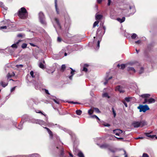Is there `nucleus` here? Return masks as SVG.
I'll list each match as a JSON object with an SVG mask.
<instances>
[{"mask_svg": "<svg viewBox=\"0 0 157 157\" xmlns=\"http://www.w3.org/2000/svg\"><path fill=\"white\" fill-rule=\"evenodd\" d=\"M18 15L22 19H25L28 17V13L26 9L24 7H22L18 11Z\"/></svg>", "mask_w": 157, "mask_h": 157, "instance_id": "nucleus-1", "label": "nucleus"}, {"mask_svg": "<svg viewBox=\"0 0 157 157\" xmlns=\"http://www.w3.org/2000/svg\"><path fill=\"white\" fill-rule=\"evenodd\" d=\"M146 124V122L143 121H135L132 123V125L135 128H138L139 127H142Z\"/></svg>", "mask_w": 157, "mask_h": 157, "instance_id": "nucleus-2", "label": "nucleus"}, {"mask_svg": "<svg viewBox=\"0 0 157 157\" xmlns=\"http://www.w3.org/2000/svg\"><path fill=\"white\" fill-rule=\"evenodd\" d=\"M39 18L41 24L44 25H46V23L45 20V17L43 13L41 12L39 13Z\"/></svg>", "mask_w": 157, "mask_h": 157, "instance_id": "nucleus-3", "label": "nucleus"}, {"mask_svg": "<svg viewBox=\"0 0 157 157\" xmlns=\"http://www.w3.org/2000/svg\"><path fill=\"white\" fill-rule=\"evenodd\" d=\"M138 109H140V112H145L147 110L149 109V108L148 106L147 105H140L137 107Z\"/></svg>", "mask_w": 157, "mask_h": 157, "instance_id": "nucleus-4", "label": "nucleus"}, {"mask_svg": "<svg viewBox=\"0 0 157 157\" xmlns=\"http://www.w3.org/2000/svg\"><path fill=\"white\" fill-rule=\"evenodd\" d=\"M51 19L52 23L53 24L55 28L56 27L54 25L55 23L56 24L58 27L59 29H61V27L60 23H59V20L57 18L55 17L54 18H51Z\"/></svg>", "mask_w": 157, "mask_h": 157, "instance_id": "nucleus-5", "label": "nucleus"}, {"mask_svg": "<svg viewBox=\"0 0 157 157\" xmlns=\"http://www.w3.org/2000/svg\"><path fill=\"white\" fill-rule=\"evenodd\" d=\"M103 29H104V31H102L101 29L100 28L98 29L97 31V35H99L101 36H102L104 34L105 31V26H103Z\"/></svg>", "mask_w": 157, "mask_h": 157, "instance_id": "nucleus-6", "label": "nucleus"}, {"mask_svg": "<svg viewBox=\"0 0 157 157\" xmlns=\"http://www.w3.org/2000/svg\"><path fill=\"white\" fill-rule=\"evenodd\" d=\"M94 40L93 41V45L94 47L96 46L95 48V49L96 50H98L99 49L100 46V41L99 40H98V41L95 40L94 39L95 38V37L94 36Z\"/></svg>", "mask_w": 157, "mask_h": 157, "instance_id": "nucleus-7", "label": "nucleus"}, {"mask_svg": "<svg viewBox=\"0 0 157 157\" xmlns=\"http://www.w3.org/2000/svg\"><path fill=\"white\" fill-rule=\"evenodd\" d=\"M46 118V124L49 127H53L54 126L56 125L57 127H59V128H60L61 129H63V128L62 127H61L59 125H58L57 124H53L51 123H48L47 122V120H48V118L47 117Z\"/></svg>", "mask_w": 157, "mask_h": 157, "instance_id": "nucleus-8", "label": "nucleus"}, {"mask_svg": "<svg viewBox=\"0 0 157 157\" xmlns=\"http://www.w3.org/2000/svg\"><path fill=\"white\" fill-rule=\"evenodd\" d=\"M44 60L43 59L40 61L39 64V67L42 69H44L45 67L44 65V64L45 63Z\"/></svg>", "mask_w": 157, "mask_h": 157, "instance_id": "nucleus-9", "label": "nucleus"}, {"mask_svg": "<svg viewBox=\"0 0 157 157\" xmlns=\"http://www.w3.org/2000/svg\"><path fill=\"white\" fill-rule=\"evenodd\" d=\"M113 133L116 136H119L122 132V131L119 129H117L113 130Z\"/></svg>", "mask_w": 157, "mask_h": 157, "instance_id": "nucleus-10", "label": "nucleus"}, {"mask_svg": "<svg viewBox=\"0 0 157 157\" xmlns=\"http://www.w3.org/2000/svg\"><path fill=\"white\" fill-rule=\"evenodd\" d=\"M36 124H38L40 125H45L46 122H45L43 121L40 120H35Z\"/></svg>", "mask_w": 157, "mask_h": 157, "instance_id": "nucleus-11", "label": "nucleus"}, {"mask_svg": "<svg viewBox=\"0 0 157 157\" xmlns=\"http://www.w3.org/2000/svg\"><path fill=\"white\" fill-rule=\"evenodd\" d=\"M115 90L119 91L120 93H123L124 92V91L123 90L122 87L120 86H117Z\"/></svg>", "mask_w": 157, "mask_h": 157, "instance_id": "nucleus-12", "label": "nucleus"}, {"mask_svg": "<svg viewBox=\"0 0 157 157\" xmlns=\"http://www.w3.org/2000/svg\"><path fill=\"white\" fill-rule=\"evenodd\" d=\"M44 128L46 129L47 131L48 132V134L49 135L50 138L52 139H53V134L52 132L48 128L46 127H44Z\"/></svg>", "mask_w": 157, "mask_h": 157, "instance_id": "nucleus-13", "label": "nucleus"}, {"mask_svg": "<svg viewBox=\"0 0 157 157\" xmlns=\"http://www.w3.org/2000/svg\"><path fill=\"white\" fill-rule=\"evenodd\" d=\"M99 147L101 148H108L109 145L106 144H104L99 145Z\"/></svg>", "mask_w": 157, "mask_h": 157, "instance_id": "nucleus-14", "label": "nucleus"}, {"mask_svg": "<svg viewBox=\"0 0 157 157\" xmlns=\"http://www.w3.org/2000/svg\"><path fill=\"white\" fill-rule=\"evenodd\" d=\"M51 98L56 103L59 104L60 101L58 99H57L55 97L52 96Z\"/></svg>", "mask_w": 157, "mask_h": 157, "instance_id": "nucleus-15", "label": "nucleus"}, {"mask_svg": "<svg viewBox=\"0 0 157 157\" xmlns=\"http://www.w3.org/2000/svg\"><path fill=\"white\" fill-rule=\"evenodd\" d=\"M148 104H151L155 103V100L152 98L147 99Z\"/></svg>", "mask_w": 157, "mask_h": 157, "instance_id": "nucleus-16", "label": "nucleus"}, {"mask_svg": "<svg viewBox=\"0 0 157 157\" xmlns=\"http://www.w3.org/2000/svg\"><path fill=\"white\" fill-rule=\"evenodd\" d=\"M20 41H21V40H19L18 41H17L16 43L12 44L11 45V47L13 48H17V45L19 44V42H20Z\"/></svg>", "mask_w": 157, "mask_h": 157, "instance_id": "nucleus-17", "label": "nucleus"}, {"mask_svg": "<svg viewBox=\"0 0 157 157\" xmlns=\"http://www.w3.org/2000/svg\"><path fill=\"white\" fill-rule=\"evenodd\" d=\"M117 19L120 23H122L125 20V17H123L122 18H117Z\"/></svg>", "mask_w": 157, "mask_h": 157, "instance_id": "nucleus-18", "label": "nucleus"}, {"mask_svg": "<svg viewBox=\"0 0 157 157\" xmlns=\"http://www.w3.org/2000/svg\"><path fill=\"white\" fill-rule=\"evenodd\" d=\"M150 96V95L149 94H142L141 95L143 98H149Z\"/></svg>", "mask_w": 157, "mask_h": 157, "instance_id": "nucleus-19", "label": "nucleus"}, {"mask_svg": "<svg viewBox=\"0 0 157 157\" xmlns=\"http://www.w3.org/2000/svg\"><path fill=\"white\" fill-rule=\"evenodd\" d=\"M127 70L128 71H132L134 73L136 72V70L134 68L131 67H128L127 68Z\"/></svg>", "mask_w": 157, "mask_h": 157, "instance_id": "nucleus-20", "label": "nucleus"}, {"mask_svg": "<svg viewBox=\"0 0 157 157\" xmlns=\"http://www.w3.org/2000/svg\"><path fill=\"white\" fill-rule=\"evenodd\" d=\"M129 9L130 10V12H131V10H132V13L133 14L135 12V9L134 6H130Z\"/></svg>", "mask_w": 157, "mask_h": 157, "instance_id": "nucleus-21", "label": "nucleus"}, {"mask_svg": "<svg viewBox=\"0 0 157 157\" xmlns=\"http://www.w3.org/2000/svg\"><path fill=\"white\" fill-rule=\"evenodd\" d=\"M8 83L7 82H1V85L3 87H5L7 85Z\"/></svg>", "mask_w": 157, "mask_h": 157, "instance_id": "nucleus-22", "label": "nucleus"}, {"mask_svg": "<svg viewBox=\"0 0 157 157\" xmlns=\"http://www.w3.org/2000/svg\"><path fill=\"white\" fill-rule=\"evenodd\" d=\"M102 17V16L101 15H96L95 16V18L96 20H100Z\"/></svg>", "mask_w": 157, "mask_h": 157, "instance_id": "nucleus-23", "label": "nucleus"}, {"mask_svg": "<svg viewBox=\"0 0 157 157\" xmlns=\"http://www.w3.org/2000/svg\"><path fill=\"white\" fill-rule=\"evenodd\" d=\"M57 0H55V6L56 10L57 12V13L58 14L59 13V11L58 10V9L57 7Z\"/></svg>", "mask_w": 157, "mask_h": 157, "instance_id": "nucleus-24", "label": "nucleus"}, {"mask_svg": "<svg viewBox=\"0 0 157 157\" xmlns=\"http://www.w3.org/2000/svg\"><path fill=\"white\" fill-rule=\"evenodd\" d=\"M78 156L79 157H84L83 153L81 151H80L78 152Z\"/></svg>", "mask_w": 157, "mask_h": 157, "instance_id": "nucleus-25", "label": "nucleus"}, {"mask_svg": "<svg viewBox=\"0 0 157 157\" xmlns=\"http://www.w3.org/2000/svg\"><path fill=\"white\" fill-rule=\"evenodd\" d=\"M0 6L4 8V9L6 10H7L8 9V8L7 7H5V6H4L3 3L1 2H0Z\"/></svg>", "mask_w": 157, "mask_h": 157, "instance_id": "nucleus-26", "label": "nucleus"}, {"mask_svg": "<svg viewBox=\"0 0 157 157\" xmlns=\"http://www.w3.org/2000/svg\"><path fill=\"white\" fill-rule=\"evenodd\" d=\"M102 124L105 127H109L110 126V124L105 122H103Z\"/></svg>", "mask_w": 157, "mask_h": 157, "instance_id": "nucleus-27", "label": "nucleus"}, {"mask_svg": "<svg viewBox=\"0 0 157 157\" xmlns=\"http://www.w3.org/2000/svg\"><path fill=\"white\" fill-rule=\"evenodd\" d=\"M66 68V66L65 64H63L61 66V71L63 72L64 71Z\"/></svg>", "mask_w": 157, "mask_h": 157, "instance_id": "nucleus-28", "label": "nucleus"}, {"mask_svg": "<svg viewBox=\"0 0 157 157\" xmlns=\"http://www.w3.org/2000/svg\"><path fill=\"white\" fill-rule=\"evenodd\" d=\"M102 96L103 97H106L107 98H110V96H109L108 95V93H104L102 94Z\"/></svg>", "mask_w": 157, "mask_h": 157, "instance_id": "nucleus-29", "label": "nucleus"}, {"mask_svg": "<svg viewBox=\"0 0 157 157\" xmlns=\"http://www.w3.org/2000/svg\"><path fill=\"white\" fill-rule=\"evenodd\" d=\"M144 71V68L143 67H141L140 68V70L139 71V74H141L143 73Z\"/></svg>", "mask_w": 157, "mask_h": 157, "instance_id": "nucleus-30", "label": "nucleus"}, {"mask_svg": "<svg viewBox=\"0 0 157 157\" xmlns=\"http://www.w3.org/2000/svg\"><path fill=\"white\" fill-rule=\"evenodd\" d=\"M76 114L78 115H80L82 113V111L80 110H77L76 111Z\"/></svg>", "mask_w": 157, "mask_h": 157, "instance_id": "nucleus-31", "label": "nucleus"}, {"mask_svg": "<svg viewBox=\"0 0 157 157\" xmlns=\"http://www.w3.org/2000/svg\"><path fill=\"white\" fill-rule=\"evenodd\" d=\"M27 44L24 43L22 44L21 47L23 49H24L27 47Z\"/></svg>", "mask_w": 157, "mask_h": 157, "instance_id": "nucleus-32", "label": "nucleus"}, {"mask_svg": "<svg viewBox=\"0 0 157 157\" xmlns=\"http://www.w3.org/2000/svg\"><path fill=\"white\" fill-rule=\"evenodd\" d=\"M146 136L148 137H150L151 138H153L155 136V135H148V133H146Z\"/></svg>", "mask_w": 157, "mask_h": 157, "instance_id": "nucleus-33", "label": "nucleus"}, {"mask_svg": "<svg viewBox=\"0 0 157 157\" xmlns=\"http://www.w3.org/2000/svg\"><path fill=\"white\" fill-rule=\"evenodd\" d=\"M70 69H71V75H73L74 74V72H75V71L72 68L70 67Z\"/></svg>", "mask_w": 157, "mask_h": 157, "instance_id": "nucleus-34", "label": "nucleus"}, {"mask_svg": "<svg viewBox=\"0 0 157 157\" xmlns=\"http://www.w3.org/2000/svg\"><path fill=\"white\" fill-rule=\"evenodd\" d=\"M112 78V76H111L110 77H109L108 79H107V78H106L105 79V80H106L105 82L104 83V84L105 85L108 83V80H109L111 79V78Z\"/></svg>", "mask_w": 157, "mask_h": 157, "instance_id": "nucleus-35", "label": "nucleus"}, {"mask_svg": "<svg viewBox=\"0 0 157 157\" xmlns=\"http://www.w3.org/2000/svg\"><path fill=\"white\" fill-rule=\"evenodd\" d=\"M137 36V35L136 33H133L131 36L132 39H134Z\"/></svg>", "mask_w": 157, "mask_h": 157, "instance_id": "nucleus-36", "label": "nucleus"}, {"mask_svg": "<svg viewBox=\"0 0 157 157\" xmlns=\"http://www.w3.org/2000/svg\"><path fill=\"white\" fill-rule=\"evenodd\" d=\"M64 154V151L63 149H62L60 153V157H66L65 156H64L63 155Z\"/></svg>", "mask_w": 157, "mask_h": 157, "instance_id": "nucleus-37", "label": "nucleus"}, {"mask_svg": "<svg viewBox=\"0 0 157 157\" xmlns=\"http://www.w3.org/2000/svg\"><path fill=\"white\" fill-rule=\"evenodd\" d=\"M99 22V21H95L94 23L93 27H94L96 26H97Z\"/></svg>", "mask_w": 157, "mask_h": 157, "instance_id": "nucleus-38", "label": "nucleus"}, {"mask_svg": "<svg viewBox=\"0 0 157 157\" xmlns=\"http://www.w3.org/2000/svg\"><path fill=\"white\" fill-rule=\"evenodd\" d=\"M125 65L124 64H122L120 65V68L121 69H123L125 68Z\"/></svg>", "mask_w": 157, "mask_h": 157, "instance_id": "nucleus-39", "label": "nucleus"}, {"mask_svg": "<svg viewBox=\"0 0 157 157\" xmlns=\"http://www.w3.org/2000/svg\"><path fill=\"white\" fill-rule=\"evenodd\" d=\"M35 88L37 90L39 89V88H40V85L39 84L38 85V84H36L35 85Z\"/></svg>", "mask_w": 157, "mask_h": 157, "instance_id": "nucleus-40", "label": "nucleus"}, {"mask_svg": "<svg viewBox=\"0 0 157 157\" xmlns=\"http://www.w3.org/2000/svg\"><path fill=\"white\" fill-rule=\"evenodd\" d=\"M91 117L92 118H96L99 121L100 120V119H99V118L97 116L95 115L92 116H91Z\"/></svg>", "mask_w": 157, "mask_h": 157, "instance_id": "nucleus-41", "label": "nucleus"}, {"mask_svg": "<svg viewBox=\"0 0 157 157\" xmlns=\"http://www.w3.org/2000/svg\"><path fill=\"white\" fill-rule=\"evenodd\" d=\"M93 113V111L91 109H89L88 111V113L90 115H91Z\"/></svg>", "mask_w": 157, "mask_h": 157, "instance_id": "nucleus-42", "label": "nucleus"}, {"mask_svg": "<svg viewBox=\"0 0 157 157\" xmlns=\"http://www.w3.org/2000/svg\"><path fill=\"white\" fill-rule=\"evenodd\" d=\"M22 128V123L21 122L20 124L18 126V128L19 129H21Z\"/></svg>", "mask_w": 157, "mask_h": 157, "instance_id": "nucleus-43", "label": "nucleus"}, {"mask_svg": "<svg viewBox=\"0 0 157 157\" xmlns=\"http://www.w3.org/2000/svg\"><path fill=\"white\" fill-rule=\"evenodd\" d=\"M94 111L97 113H100V111L99 109L98 108H94Z\"/></svg>", "mask_w": 157, "mask_h": 157, "instance_id": "nucleus-44", "label": "nucleus"}, {"mask_svg": "<svg viewBox=\"0 0 157 157\" xmlns=\"http://www.w3.org/2000/svg\"><path fill=\"white\" fill-rule=\"evenodd\" d=\"M130 97H126L125 98V100L126 101L128 102L130 101Z\"/></svg>", "mask_w": 157, "mask_h": 157, "instance_id": "nucleus-45", "label": "nucleus"}, {"mask_svg": "<svg viewBox=\"0 0 157 157\" xmlns=\"http://www.w3.org/2000/svg\"><path fill=\"white\" fill-rule=\"evenodd\" d=\"M16 67L17 68H22L23 67V66L22 64L17 65L16 66Z\"/></svg>", "mask_w": 157, "mask_h": 157, "instance_id": "nucleus-46", "label": "nucleus"}, {"mask_svg": "<svg viewBox=\"0 0 157 157\" xmlns=\"http://www.w3.org/2000/svg\"><path fill=\"white\" fill-rule=\"evenodd\" d=\"M36 113H41L42 114L44 115V116H46V115L45 114H44L43 113H42L41 111H39V110H36Z\"/></svg>", "mask_w": 157, "mask_h": 157, "instance_id": "nucleus-47", "label": "nucleus"}, {"mask_svg": "<svg viewBox=\"0 0 157 157\" xmlns=\"http://www.w3.org/2000/svg\"><path fill=\"white\" fill-rule=\"evenodd\" d=\"M142 157H149V156L147 154L144 153L143 154Z\"/></svg>", "mask_w": 157, "mask_h": 157, "instance_id": "nucleus-48", "label": "nucleus"}, {"mask_svg": "<svg viewBox=\"0 0 157 157\" xmlns=\"http://www.w3.org/2000/svg\"><path fill=\"white\" fill-rule=\"evenodd\" d=\"M30 75H31V76L33 78H34V76L33 75L34 72H33V71H30Z\"/></svg>", "mask_w": 157, "mask_h": 157, "instance_id": "nucleus-49", "label": "nucleus"}, {"mask_svg": "<svg viewBox=\"0 0 157 157\" xmlns=\"http://www.w3.org/2000/svg\"><path fill=\"white\" fill-rule=\"evenodd\" d=\"M108 149L111 152H113V153H114L115 152V151L113 149H111L109 147Z\"/></svg>", "mask_w": 157, "mask_h": 157, "instance_id": "nucleus-50", "label": "nucleus"}, {"mask_svg": "<svg viewBox=\"0 0 157 157\" xmlns=\"http://www.w3.org/2000/svg\"><path fill=\"white\" fill-rule=\"evenodd\" d=\"M146 103H148V101L147 98H145L144 101L143 102V104H145Z\"/></svg>", "mask_w": 157, "mask_h": 157, "instance_id": "nucleus-51", "label": "nucleus"}, {"mask_svg": "<svg viewBox=\"0 0 157 157\" xmlns=\"http://www.w3.org/2000/svg\"><path fill=\"white\" fill-rule=\"evenodd\" d=\"M112 110H113V114L114 115V117H115L116 116V113L115 111L114 110L113 108H112Z\"/></svg>", "mask_w": 157, "mask_h": 157, "instance_id": "nucleus-52", "label": "nucleus"}, {"mask_svg": "<svg viewBox=\"0 0 157 157\" xmlns=\"http://www.w3.org/2000/svg\"><path fill=\"white\" fill-rule=\"evenodd\" d=\"M141 40H137V41H136L135 42V43L136 44H140L141 42Z\"/></svg>", "mask_w": 157, "mask_h": 157, "instance_id": "nucleus-53", "label": "nucleus"}, {"mask_svg": "<svg viewBox=\"0 0 157 157\" xmlns=\"http://www.w3.org/2000/svg\"><path fill=\"white\" fill-rule=\"evenodd\" d=\"M82 71H84L86 72L87 71V69L86 68V67H84L83 68Z\"/></svg>", "mask_w": 157, "mask_h": 157, "instance_id": "nucleus-54", "label": "nucleus"}, {"mask_svg": "<svg viewBox=\"0 0 157 157\" xmlns=\"http://www.w3.org/2000/svg\"><path fill=\"white\" fill-rule=\"evenodd\" d=\"M7 28L6 26H3L0 27V29H6Z\"/></svg>", "mask_w": 157, "mask_h": 157, "instance_id": "nucleus-55", "label": "nucleus"}, {"mask_svg": "<svg viewBox=\"0 0 157 157\" xmlns=\"http://www.w3.org/2000/svg\"><path fill=\"white\" fill-rule=\"evenodd\" d=\"M35 120H38V119H33L31 120V122L33 123H36Z\"/></svg>", "mask_w": 157, "mask_h": 157, "instance_id": "nucleus-56", "label": "nucleus"}, {"mask_svg": "<svg viewBox=\"0 0 157 157\" xmlns=\"http://www.w3.org/2000/svg\"><path fill=\"white\" fill-rule=\"evenodd\" d=\"M16 88V86L14 87H13L11 89L10 91L11 92H13V91L14 90H15Z\"/></svg>", "mask_w": 157, "mask_h": 157, "instance_id": "nucleus-57", "label": "nucleus"}, {"mask_svg": "<svg viewBox=\"0 0 157 157\" xmlns=\"http://www.w3.org/2000/svg\"><path fill=\"white\" fill-rule=\"evenodd\" d=\"M12 76V75H10V73H9L7 74V77L8 78L11 77Z\"/></svg>", "mask_w": 157, "mask_h": 157, "instance_id": "nucleus-58", "label": "nucleus"}, {"mask_svg": "<svg viewBox=\"0 0 157 157\" xmlns=\"http://www.w3.org/2000/svg\"><path fill=\"white\" fill-rule=\"evenodd\" d=\"M98 3L100 4L102 2L103 0H97Z\"/></svg>", "mask_w": 157, "mask_h": 157, "instance_id": "nucleus-59", "label": "nucleus"}, {"mask_svg": "<svg viewBox=\"0 0 157 157\" xmlns=\"http://www.w3.org/2000/svg\"><path fill=\"white\" fill-rule=\"evenodd\" d=\"M124 155H125V156L124 157H127L128 156V155L127 154H126V151L124 150Z\"/></svg>", "mask_w": 157, "mask_h": 157, "instance_id": "nucleus-60", "label": "nucleus"}, {"mask_svg": "<svg viewBox=\"0 0 157 157\" xmlns=\"http://www.w3.org/2000/svg\"><path fill=\"white\" fill-rule=\"evenodd\" d=\"M57 41L59 42H60L61 41V39L59 37H58L57 38Z\"/></svg>", "mask_w": 157, "mask_h": 157, "instance_id": "nucleus-61", "label": "nucleus"}, {"mask_svg": "<svg viewBox=\"0 0 157 157\" xmlns=\"http://www.w3.org/2000/svg\"><path fill=\"white\" fill-rule=\"evenodd\" d=\"M123 103L124 105H125V106L127 107H128V105L124 101H123Z\"/></svg>", "mask_w": 157, "mask_h": 157, "instance_id": "nucleus-62", "label": "nucleus"}, {"mask_svg": "<svg viewBox=\"0 0 157 157\" xmlns=\"http://www.w3.org/2000/svg\"><path fill=\"white\" fill-rule=\"evenodd\" d=\"M44 90H45V92L47 94H49V92H48V90L45 89Z\"/></svg>", "mask_w": 157, "mask_h": 157, "instance_id": "nucleus-63", "label": "nucleus"}, {"mask_svg": "<svg viewBox=\"0 0 157 157\" xmlns=\"http://www.w3.org/2000/svg\"><path fill=\"white\" fill-rule=\"evenodd\" d=\"M111 0H108V5L109 6L111 3Z\"/></svg>", "mask_w": 157, "mask_h": 157, "instance_id": "nucleus-64", "label": "nucleus"}]
</instances>
